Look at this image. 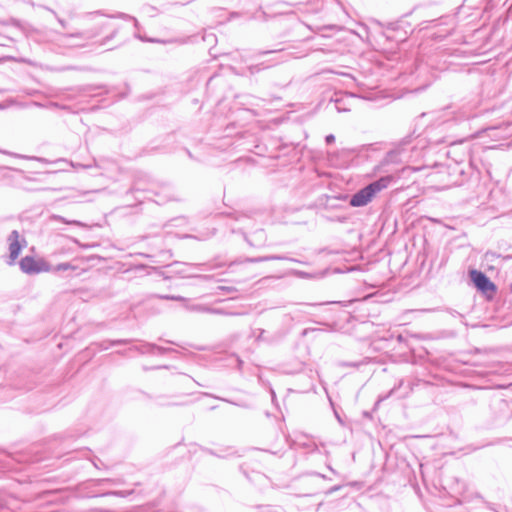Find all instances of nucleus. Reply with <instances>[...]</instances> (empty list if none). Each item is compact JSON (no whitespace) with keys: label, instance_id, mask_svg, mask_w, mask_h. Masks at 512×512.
<instances>
[{"label":"nucleus","instance_id":"f257e3e1","mask_svg":"<svg viewBox=\"0 0 512 512\" xmlns=\"http://www.w3.org/2000/svg\"><path fill=\"white\" fill-rule=\"evenodd\" d=\"M419 152L416 145L412 144L411 139H405L400 142L394 149L390 150L381 163L375 168V172H385L386 175L379 179L369 183L365 187L354 193L349 201L352 207H363L366 206L377 193L387 188L392 182H395L400 178V173L408 170V167L401 169H388L386 168L390 164H400L410 162L413 158L418 157Z\"/></svg>","mask_w":512,"mask_h":512},{"label":"nucleus","instance_id":"f03ea898","mask_svg":"<svg viewBox=\"0 0 512 512\" xmlns=\"http://www.w3.org/2000/svg\"><path fill=\"white\" fill-rule=\"evenodd\" d=\"M95 36L96 33H93L90 30L71 33L54 32L51 41L60 48H81Z\"/></svg>","mask_w":512,"mask_h":512},{"label":"nucleus","instance_id":"7ed1b4c3","mask_svg":"<svg viewBox=\"0 0 512 512\" xmlns=\"http://www.w3.org/2000/svg\"><path fill=\"white\" fill-rule=\"evenodd\" d=\"M469 276L474 286L483 293L495 292L497 287L490 278L482 271L473 269L469 271Z\"/></svg>","mask_w":512,"mask_h":512},{"label":"nucleus","instance_id":"20e7f679","mask_svg":"<svg viewBox=\"0 0 512 512\" xmlns=\"http://www.w3.org/2000/svg\"><path fill=\"white\" fill-rule=\"evenodd\" d=\"M474 173L471 162L467 164L462 162H456L453 166L449 167V174L452 176H459L460 178L454 180L455 185H463L468 177H471Z\"/></svg>","mask_w":512,"mask_h":512},{"label":"nucleus","instance_id":"39448f33","mask_svg":"<svg viewBox=\"0 0 512 512\" xmlns=\"http://www.w3.org/2000/svg\"><path fill=\"white\" fill-rule=\"evenodd\" d=\"M19 238H20V235L17 230H13L7 238V241L9 243V258H10V260L8 261V264H10V265L15 262V260L18 258L19 254L22 250V247L26 244L25 239H23V244H21Z\"/></svg>","mask_w":512,"mask_h":512},{"label":"nucleus","instance_id":"423d86ee","mask_svg":"<svg viewBox=\"0 0 512 512\" xmlns=\"http://www.w3.org/2000/svg\"><path fill=\"white\" fill-rule=\"evenodd\" d=\"M20 269L22 272L32 275V274H38L41 271H44L43 264L38 262L33 256H25L23 257L20 262Z\"/></svg>","mask_w":512,"mask_h":512},{"label":"nucleus","instance_id":"0eeeda50","mask_svg":"<svg viewBox=\"0 0 512 512\" xmlns=\"http://www.w3.org/2000/svg\"><path fill=\"white\" fill-rule=\"evenodd\" d=\"M130 350L136 351L140 354H158V355H163L167 351H169L168 348L158 346L156 344L148 343V342L141 343L140 345H135V346L131 347Z\"/></svg>","mask_w":512,"mask_h":512},{"label":"nucleus","instance_id":"6e6552de","mask_svg":"<svg viewBox=\"0 0 512 512\" xmlns=\"http://www.w3.org/2000/svg\"><path fill=\"white\" fill-rule=\"evenodd\" d=\"M272 260H286L290 262H299L297 259L287 257L285 255H265L259 257H247L244 259V263H260Z\"/></svg>","mask_w":512,"mask_h":512},{"label":"nucleus","instance_id":"1a4fd4ad","mask_svg":"<svg viewBox=\"0 0 512 512\" xmlns=\"http://www.w3.org/2000/svg\"><path fill=\"white\" fill-rule=\"evenodd\" d=\"M132 340L130 339H118V340H107L100 343V347L103 350L109 349L111 346L115 345H124L130 343Z\"/></svg>","mask_w":512,"mask_h":512},{"label":"nucleus","instance_id":"9d476101","mask_svg":"<svg viewBox=\"0 0 512 512\" xmlns=\"http://www.w3.org/2000/svg\"><path fill=\"white\" fill-rule=\"evenodd\" d=\"M148 397L150 399H154L157 402V404L159 406H162V407L173 406V405H180L181 404L179 402L166 401V399H168L169 397L168 396H164V395L157 396V397H152V396H148Z\"/></svg>","mask_w":512,"mask_h":512},{"label":"nucleus","instance_id":"9b49d317","mask_svg":"<svg viewBox=\"0 0 512 512\" xmlns=\"http://www.w3.org/2000/svg\"><path fill=\"white\" fill-rule=\"evenodd\" d=\"M269 65H264V63H259V64H255V65H251L248 67V71L251 75H254L256 73H259L260 71L268 68Z\"/></svg>","mask_w":512,"mask_h":512},{"label":"nucleus","instance_id":"f8f14e48","mask_svg":"<svg viewBox=\"0 0 512 512\" xmlns=\"http://www.w3.org/2000/svg\"><path fill=\"white\" fill-rule=\"evenodd\" d=\"M134 36H135L137 39H139V40H141V41H143V42H149V43H165V41H162V40H159V39H156V38H148V37H145V36H143L139 31H138V32H136V33L134 34Z\"/></svg>","mask_w":512,"mask_h":512},{"label":"nucleus","instance_id":"ddd939ff","mask_svg":"<svg viewBox=\"0 0 512 512\" xmlns=\"http://www.w3.org/2000/svg\"><path fill=\"white\" fill-rule=\"evenodd\" d=\"M208 314H216V315H236V313L227 312L221 308H214L209 306Z\"/></svg>","mask_w":512,"mask_h":512},{"label":"nucleus","instance_id":"4468645a","mask_svg":"<svg viewBox=\"0 0 512 512\" xmlns=\"http://www.w3.org/2000/svg\"><path fill=\"white\" fill-rule=\"evenodd\" d=\"M191 311L195 312H201V313H208L209 306L202 305V304H195L189 307Z\"/></svg>","mask_w":512,"mask_h":512},{"label":"nucleus","instance_id":"2eb2a0df","mask_svg":"<svg viewBox=\"0 0 512 512\" xmlns=\"http://www.w3.org/2000/svg\"><path fill=\"white\" fill-rule=\"evenodd\" d=\"M54 270L55 271L75 270V267L73 265H71L70 263L65 262V263H60V264L56 265Z\"/></svg>","mask_w":512,"mask_h":512},{"label":"nucleus","instance_id":"dca6fc26","mask_svg":"<svg viewBox=\"0 0 512 512\" xmlns=\"http://www.w3.org/2000/svg\"><path fill=\"white\" fill-rule=\"evenodd\" d=\"M119 17L127 21H132L134 23L135 28L139 30V22L135 17L124 13L119 14Z\"/></svg>","mask_w":512,"mask_h":512},{"label":"nucleus","instance_id":"f3484780","mask_svg":"<svg viewBox=\"0 0 512 512\" xmlns=\"http://www.w3.org/2000/svg\"><path fill=\"white\" fill-rule=\"evenodd\" d=\"M0 153L9 155V156H12V157H15V158L36 159V157H27V156H24V155H21V154H17V153H14V152H9V151H6V150H0ZM37 160H40V159L37 158Z\"/></svg>","mask_w":512,"mask_h":512},{"label":"nucleus","instance_id":"a211bd4d","mask_svg":"<svg viewBox=\"0 0 512 512\" xmlns=\"http://www.w3.org/2000/svg\"><path fill=\"white\" fill-rule=\"evenodd\" d=\"M283 50H284L283 48H275V49H271V50H260V51H258L257 54L260 56H264V55H268V54L282 52Z\"/></svg>","mask_w":512,"mask_h":512},{"label":"nucleus","instance_id":"6ab92c4d","mask_svg":"<svg viewBox=\"0 0 512 512\" xmlns=\"http://www.w3.org/2000/svg\"><path fill=\"white\" fill-rule=\"evenodd\" d=\"M160 298L166 299V300H174V301H186V299L184 297L174 296V295H163V296H160Z\"/></svg>","mask_w":512,"mask_h":512},{"label":"nucleus","instance_id":"aec40b11","mask_svg":"<svg viewBox=\"0 0 512 512\" xmlns=\"http://www.w3.org/2000/svg\"><path fill=\"white\" fill-rule=\"evenodd\" d=\"M143 9L150 16H154L157 13V8L151 5H145Z\"/></svg>","mask_w":512,"mask_h":512},{"label":"nucleus","instance_id":"412c9836","mask_svg":"<svg viewBox=\"0 0 512 512\" xmlns=\"http://www.w3.org/2000/svg\"><path fill=\"white\" fill-rule=\"evenodd\" d=\"M51 12L56 17V19H57L58 23L61 25V27L63 29H66L67 28V22L64 19L60 18L54 10H51Z\"/></svg>","mask_w":512,"mask_h":512},{"label":"nucleus","instance_id":"4be33fe9","mask_svg":"<svg viewBox=\"0 0 512 512\" xmlns=\"http://www.w3.org/2000/svg\"><path fill=\"white\" fill-rule=\"evenodd\" d=\"M56 219L60 220L61 222L67 223V224H72V225H77V226L83 225L80 221H77V220L67 221L61 216H57Z\"/></svg>","mask_w":512,"mask_h":512},{"label":"nucleus","instance_id":"5701e85b","mask_svg":"<svg viewBox=\"0 0 512 512\" xmlns=\"http://www.w3.org/2000/svg\"><path fill=\"white\" fill-rule=\"evenodd\" d=\"M203 451L205 453H208L210 455H213V456H216V457H219V458H224L225 457V455H223L221 453H218V452H216V451H214L212 449H209V448H204Z\"/></svg>","mask_w":512,"mask_h":512},{"label":"nucleus","instance_id":"b1692460","mask_svg":"<svg viewBox=\"0 0 512 512\" xmlns=\"http://www.w3.org/2000/svg\"><path fill=\"white\" fill-rule=\"evenodd\" d=\"M325 142L327 145H330L332 143L335 142V136L333 134H328L326 137H325Z\"/></svg>","mask_w":512,"mask_h":512},{"label":"nucleus","instance_id":"393cba45","mask_svg":"<svg viewBox=\"0 0 512 512\" xmlns=\"http://www.w3.org/2000/svg\"><path fill=\"white\" fill-rule=\"evenodd\" d=\"M219 289H221L225 292H228V293H232V292L236 291V288L232 287V286H221V287H219Z\"/></svg>","mask_w":512,"mask_h":512},{"label":"nucleus","instance_id":"a878e982","mask_svg":"<svg viewBox=\"0 0 512 512\" xmlns=\"http://www.w3.org/2000/svg\"><path fill=\"white\" fill-rule=\"evenodd\" d=\"M108 494L109 495H115V496H121V497L125 496V492L124 491H112V492H109Z\"/></svg>","mask_w":512,"mask_h":512},{"label":"nucleus","instance_id":"bb28decb","mask_svg":"<svg viewBox=\"0 0 512 512\" xmlns=\"http://www.w3.org/2000/svg\"><path fill=\"white\" fill-rule=\"evenodd\" d=\"M495 256H496V253L490 252V251L486 252V254H485V258L488 260H491Z\"/></svg>","mask_w":512,"mask_h":512},{"label":"nucleus","instance_id":"cd10ccee","mask_svg":"<svg viewBox=\"0 0 512 512\" xmlns=\"http://www.w3.org/2000/svg\"><path fill=\"white\" fill-rule=\"evenodd\" d=\"M340 488H341V486H339V485H337V486H333V487H331V488L328 490V492H327V493H328V494H332V493H334V492L338 491Z\"/></svg>","mask_w":512,"mask_h":512},{"label":"nucleus","instance_id":"c85d7f7f","mask_svg":"<svg viewBox=\"0 0 512 512\" xmlns=\"http://www.w3.org/2000/svg\"><path fill=\"white\" fill-rule=\"evenodd\" d=\"M394 390H395V388L392 389L386 396L380 397L379 401H383V400L387 399L390 395L393 394Z\"/></svg>","mask_w":512,"mask_h":512},{"label":"nucleus","instance_id":"c756f323","mask_svg":"<svg viewBox=\"0 0 512 512\" xmlns=\"http://www.w3.org/2000/svg\"><path fill=\"white\" fill-rule=\"evenodd\" d=\"M338 103H339V101H338V100H336V101H335V107H336V109H337L339 112H340V111H346V110H347V109H342V108L338 105Z\"/></svg>","mask_w":512,"mask_h":512},{"label":"nucleus","instance_id":"7c9ffc66","mask_svg":"<svg viewBox=\"0 0 512 512\" xmlns=\"http://www.w3.org/2000/svg\"><path fill=\"white\" fill-rule=\"evenodd\" d=\"M99 464H102L101 460L100 459H97L95 461H93V465L96 467V468H99Z\"/></svg>","mask_w":512,"mask_h":512},{"label":"nucleus","instance_id":"2f4dec72","mask_svg":"<svg viewBox=\"0 0 512 512\" xmlns=\"http://www.w3.org/2000/svg\"><path fill=\"white\" fill-rule=\"evenodd\" d=\"M79 166H81L84 169H88V168H91L93 165L92 164H79Z\"/></svg>","mask_w":512,"mask_h":512},{"label":"nucleus","instance_id":"473e14b6","mask_svg":"<svg viewBox=\"0 0 512 512\" xmlns=\"http://www.w3.org/2000/svg\"><path fill=\"white\" fill-rule=\"evenodd\" d=\"M313 475L317 476V477H320V478H323V479H326V476L321 474V473H318V472H314Z\"/></svg>","mask_w":512,"mask_h":512},{"label":"nucleus","instance_id":"72a5a7b5","mask_svg":"<svg viewBox=\"0 0 512 512\" xmlns=\"http://www.w3.org/2000/svg\"><path fill=\"white\" fill-rule=\"evenodd\" d=\"M109 19H106L104 22L101 23V25L106 26L108 25Z\"/></svg>","mask_w":512,"mask_h":512},{"label":"nucleus","instance_id":"f704fd0d","mask_svg":"<svg viewBox=\"0 0 512 512\" xmlns=\"http://www.w3.org/2000/svg\"><path fill=\"white\" fill-rule=\"evenodd\" d=\"M177 273H186V269L176 270Z\"/></svg>","mask_w":512,"mask_h":512},{"label":"nucleus","instance_id":"c9c22d12","mask_svg":"<svg viewBox=\"0 0 512 512\" xmlns=\"http://www.w3.org/2000/svg\"><path fill=\"white\" fill-rule=\"evenodd\" d=\"M185 237L186 238H195L194 236H191V235H186Z\"/></svg>","mask_w":512,"mask_h":512},{"label":"nucleus","instance_id":"e433bc0d","mask_svg":"<svg viewBox=\"0 0 512 512\" xmlns=\"http://www.w3.org/2000/svg\"><path fill=\"white\" fill-rule=\"evenodd\" d=\"M285 60H286V58H284V59H280V60H278V62H283V61H285Z\"/></svg>","mask_w":512,"mask_h":512}]
</instances>
